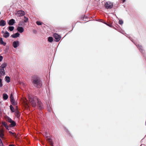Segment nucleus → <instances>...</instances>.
<instances>
[{
	"mask_svg": "<svg viewBox=\"0 0 146 146\" xmlns=\"http://www.w3.org/2000/svg\"><path fill=\"white\" fill-rule=\"evenodd\" d=\"M16 14L18 17L22 16L25 14L24 11L22 10L18 11Z\"/></svg>",
	"mask_w": 146,
	"mask_h": 146,
	"instance_id": "423d86ee",
	"label": "nucleus"
},
{
	"mask_svg": "<svg viewBox=\"0 0 146 146\" xmlns=\"http://www.w3.org/2000/svg\"><path fill=\"white\" fill-rule=\"evenodd\" d=\"M28 98L29 99L28 104L31 105L32 107H35L36 105V102H37V106L39 110H42L44 109V106L42 103L40 101L39 99L36 97H34L33 96H28ZM29 106L28 105V108Z\"/></svg>",
	"mask_w": 146,
	"mask_h": 146,
	"instance_id": "f257e3e1",
	"label": "nucleus"
},
{
	"mask_svg": "<svg viewBox=\"0 0 146 146\" xmlns=\"http://www.w3.org/2000/svg\"><path fill=\"white\" fill-rule=\"evenodd\" d=\"M2 141L1 140V139L0 138V143H1V142H2Z\"/></svg>",
	"mask_w": 146,
	"mask_h": 146,
	"instance_id": "a19ab883",
	"label": "nucleus"
},
{
	"mask_svg": "<svg viewBox=\"0 0 146 146\" xmlns=\"http://www.w3.org/2000/svg\"><path fill=\"white\" fill-rule=\"evenodd\" d=\"M45 136H46V137H48V136L47 134L45 135Z\"/></svg>",
	"mask_w": 146,
	"mask_h": 146,
	"instance_id": "79ce46f5",
	"label": "nucleus"
},
{
	"mask_svg": "<svg viewBox=\"0 0 146 146\" xmlns=\"http://www.w3.org/2000/svg\"><path fill=\"white\" fill-rule=\"evenodd\" d=\"M25 103L26 104H27V103H26L25 102L24 103V104H25Z\"/></svg>",
	"mask_w": 146,
	"mask_h": 146,
	"instance_id": "37998d69",
	"label": "nucleus"
},
{
	"mask_svg": "<svg viewBox=\"0 0 146 146\" xmlns=\"http://www.w3.org/2000/svg\"><path fill=\"white\" fill-rule=\"evenodd\" d=\"M10 109L12 112H15V109L12 105H11L10 106Z\"/></svg>",
	"mask_w": 146,
	"mask_h": 146,
	"instance_id": "b1692460",
	"label": "nucleus"
},
{
	"mask_svg": "<svg viewBox=\"0 0 146 146\" xmlns=\"http://www.w3.org/2000/svg\"><path fill=\"white\" fill-rule=\"evenodd\" d=\"M5 118L6 120L9 123H11L9 126L10 127H13L15 126L16 125L15 122L11 118L7 115L5 116Z\"/></svg>",
	"mask_w": 146,
	"mask_h": 146,
	"instance_id": "7ed1b4c3",
	"label": "nucleus"
},
{
	"mask_svg": "<svg viewBox=\"0 0 146 146\" xmlns=\"http://www.w3.org/2000/svg\"><path fill=\"white\" fill-rule=\"evenodd\" d=\"M19 112L18 110L17 106L16 107V111L15 112V115L17 117H19Z\"/></svg>",
	"mask_w": 146,
	"mask_h": 146,
	"instance_id": "1a4fd4ad",
	"label": "nucleus"
},
{
	"mask_svg": "<svg viewBox=\"0 0 146 146\" xmlns=\"http://www.w3.org/2000/svg\"><path fill=\"white\" fill-rule=\"evenodd\" d=\"M32 82L35 87L40 88L42 86V82L40 78L37 76H33L32 78Z\"/></svg>",
	"mask_w": 146,
	"mask_h": 146,
	"instance_id": "f03ea898",
	"label": "nucleus"
},
{
	"mask_svg": "<svg viewBox=\"0 0 146 146\" xmlns=\"http://www.w3.org/2000/svg\"><path fill=\"white\" fill-rule=\"evenodd\" d=\"M19 45V42L18 41H15L13 42V46L14 48H16Z\"/></svg>",
	"mask_w": 146,
	"mask_h": 146,
	"instance_id": "0eeeda50",
	"label": "nucleus"
},
{
	"mask_svg": "<svg viewBox=\"0 0 146 146\" xmlns=\"http://www.w3.org/2000/svg\"><path fill=\"white\" fill-rule=\"evenodd\" d=\"M17 30L20 33H22L24 31L23 28L21 27H18L17 28Z\"/></svg>",
	"mask_w": 146,
	"mask_h": 146,
	"instance_id": "ddd939ff",
	"label": "nucleus"
},
{
	"mask_svg": "<svg viewBox=\"0 0 146 146\" xmlns=\"http://www.w3.org/2000/svg\"><path fill=\"white\" fill-rule=\"evenodd\" d=\"M15 23V20L13 19H10L8 23L9 25H12Z\"/></svg>",
	"mask_w": 146,
	"mask_h": 146,
	"instance_id": "6e6552de",
	"label": "nucleus"
},
{
	"mask_svg": "<svg viewBox=\"0 0 146 146\" xmlns=\"http://www.w3.org/2000/svg\"><path fill=\"white\" fill-rule=\"evenodd\" d=\"M9 146H15L14 145L10 144Z\"/></svg>",
	"mask_w": 146,
	"mask_h": 146,
	"instance_id": "e433bc0d",
	"label": "nucleus"
},
{
	"mask_svg": "<svg viewBox=\"0 0 146 146\" xmlns=\"http://www.w3.org/2000/svg\"><path fill=\"white\" fill-rule=\"evenodd\" d=\"M0 146H3V144L2 142L0 143Z\"/></svg>",
	"mask_w": 146,
	"mask_h": 146,
	"instance_id": "f704fd0d",
	"label": "nucleus"
},
{
	"mask_svg": "<svg viewBox=\"0 0 146 146\" xmlns=\"http://www.w3.org/2000/svg\"><path fill=\"white\" fill-rule=\"evenodd\" d=\"M113 4L112 2H108L105 3L104 6L106 9H111L113 7Z\"/></svg>",
	"mask_w": 146,
	"mask_h": 146,
	"instance_id": "20e7f679",
	"label": "nucleus"
},
{
	"mask_svg": "<svg viewBox=\"0 0 146 146\" xmlns=\"http://www.w3.org/2000/svg\"><path fill=\"white\" fill-rule=\"evenodd\" d=\"M0 72L2 75L4 76L5 75L4 68H1L0 69Z\"/></svg>",
	"mask_w": 146,
	"mask_h": 146,
	"instance_id": "4468645a",
	"label": "nucleus"
},
{
	"mask_svg": "<svg viewBox=\"0 0 146 146\" xmlns=\"http://www.w3.org/2000/svg\"><path fill=\"white\" fill-rule=\"evenodd\" d=\"M3 36L5 38L8 37L9 36V33L7 31L5 32L3 35Z\"/></svg>",
	"mask_w": 146,
	"mask_h": 146,
	"instance_id": "9b49d317",
	"label": "nucleus"
},
{
	"mask_svg": "<svg viewBox=\"0 0 146 146\" xmlns=\"http://www.w3.org/2000/svg\"><path fill=\"white\" fill-rule=\"evenodd\" d=\"M9 133L11 135H13V136L15 137L16 138L17 137V135H16V134L15 133L12 132L11 131H9Z\"/></svg>",
	"mask_w": 146,
	"mask_h": 146,
	"instance_id": "4be33fe9",
	"label": "nucleus"
},
{
	"mask_svg": "<svg viewBox=\"0 0 146 146\" xmlns=\"http://www.w3.org/2000/svg\"><path fill=\"white\" fill-rule=\"evenodd\" d=\"M28 144L29 143V141H28Z\"/></svg>",
	"mask_w": 146,
	"mask_h": 146,
	"instance_id": "c03bdc74",
	"label": "nucleus"
},
{
	"mask_svg": "<svg viewBox=\"0 0 146 146\" xmlns=\"http://www.w3.org/2000/svg\"><path fill=\"white\" fill-rule=\"evenodd\" d=\"M19 35L20 34L19 33H17L15 34L12 35L11 36L13 38H15L19 36Z\"/></svg>",
	"mask_w": 146,
	"mask_h": 146,
	"instance_id": "f8f14e48",
	"label": "nucleus"
},
{
	"mask_svg": "<svg viewBox=\"0 0 146 146\" xmlns=\"http://www.w3.org/2000/svg\"><path fill=\"white\" fill-rule=\"evenodd\" d=\"M10 98L11 100L12 99H14V98L13 97V95L12 94H11L10 96Z\"/></svg>",
	"mask_w": 146,
	"mask_h": 146,
	"instance_id": "c85d7f7f",
	"label": "nucleus"
},
{
	"mask_svg": "<svg viewBox=\"0 0 146 146\" xmlns=\"http://www.w3.org/2000/svg\"><path fill=\"white\" fill-rule=\"evenodd\" d=\"M53 36L55 38L54 40L55 41H59L61 38L60 36L56 33H54Z\"/></svg>",
	"mask_w": 146,
	"mask_h": 146,
	"instance_id": "39448f33",
	"label": "nucleus"
},
{
	"mask_svg": "<svg viewBox=\"0 0 146 146\" xmlns=\"http://www.w3.org/2000/svg\"><path fill=\"white\" fill-rule=\"evenodd\" d=\"M0 43L1 44H3L4 46H5L6 43L4 42L3 41V38H0Z\"/></svg>",
	"mask_w": 146,
	"mask_h": 146,
	"instance_id": "6ab92c4d",
	"label": "nucleus"
},
{
	"mask_svg": "<svg viewBox=\"0 0 146 146\" xmlns=\"http://www.w3.org/2000/svg\"><path fill=\"white\" fill-rule=\"evenodd\" d=\"M4 136V131L2 129H0V137L3 138Z\"/></svg>",
	"mask_w": 146,
	"mask_h": 146,
	"instance_id": "2eb2a0df",
	"label": "nucleus"
},
{
	"mask_svg": "<svg viewBox=\"0 0 146 146\" xmlns=\"http://www.w3.org/2000/svg\"><path fill=\"white\" fill-rule=\"evenodd\" d=\"M7 65V63L4 62L1 65L0 67L2 68H4L6 67Z\"/></svg>",
	"mask_w": 146,
	"mask_h": 146,
	"instance_id": "a211bd4d",
	"label": "nucleus"
},
{
	"mask_svg": "<svg viewBox=\"0 0 146 146\" xmlns=\"http://www.w3.org/2000/svg\"><path fill=\"white\" fill-rule=\"evenodd\" d=\"M11 103L14 106H16L17 104V103L16 102L15 100L14 99H12L11 100Z\"/></svg>",
	"mask_w": 146,
	"mask_h": 146,
	"instance_id": "dca6fc26",
	"label": "nucleus"
},
{
	"mask_svg": "<svg viewBox=\"0 0 146 146\" xmlns=\"http://www.w3.org/2000/svg\"><path fill=\"white\" fill-rule=\"evenodd\" d=\"M5 80L7 82H10V79L9 76H6L5 77Z\"/></svg>",
	"mask_w": 146,
	"mask_h": 146,
	"instance_id": "412c9836",
	"label": "nucleus"
},
{
	"mask_svg": "<svg viewBox=\"0 0 146 146\" xmlns=\"http://www.w3.org/2000/svg\"><path fill=\"white\" fill-rule=\"evenodd\" d=\"M5 32H4V31H2V32H1V33L2 34H4V33H5Z\"/></svg>",
	"mask_w": 146,
	"mask_h": 146,
	"instance_id": "4c0bfd02",
	"label": "nucleus"
},
{
	"mask_svg": "<svg viewBox=\"0 0 146 146\" xmlns=\"http://www.w3.org/2000/svg\"><path fill=\"white\" fill-rule=\"evenodd\" d=\"M8 28L9 30L11 31H12L14 29V27L13 26H9Z\"/></svg>",
	"mask_w": 146,
	"mask_h": 146,
	"instance_id": "393cba45",
	"label": "nucleus"
},
{
	"mask_svg": "<svg viewBox=\"0 0 146 146\" xmlns=\"http://www.w3.org/2000/svg\"><path fill=\"white\" fill-rule=\"evenodd\" d=\"M53 39L52 37L50 36L48 37V41L50 42H52L53 41Z\"/></svg>",
	"mask_w": 146,
	"mask_h": 146,
	"instance_id": "5701e85b",
	"label": "nucleus"
},
{
	"mask_svg": "<svg viewBox=\"0 0 146 146\" xmlns=\"http://www.w3.org/2000/svg\"><path fill=\"white\" fill-rule=\"evenodd\" d=\"M104 23L106 25H107L108 26L110 27H112V23Z\"/></svg>",
	"mask_w": 146,
	"mask_h": 146,
	"instance_id": "a878e982",
	"label": "nucleus"
},
{
	"mask_svg": "<svg viewBox=\"0 0 146 146\" xmlns=\"http://www.w3.org/2000/svg\"><path fill=\"white\" fill-rule=\"evenodd\" d=\"M2 125L5 127L7 125V123L5 121H3L2 122Z\"/></svg>",
	"mask_w": 146,
	"mask_h": 146,
	"instance_id": "bb28decb",
	"label": "nucleus"
},
{
	"mask_svg": "<svg viewBox=\"0 0 146 146\" xmlns=\"http://www.w3.org/2000/svg\"><path fill=\"white\" fill-rule=\"evenodd\" d=\"M5 127L6 128V129H7L9 130V127L8 125H7L6 126H5Z\"/></svg>",
	"mask_w": 146,
	"mask_h": 146,
	"instance_id": "473e14b6",
	"label": "nucleus"
},
{
	"mask_svg": "<svg viewBox=\"0 0 146 146\" xmlns=\"http://www.w3.org/2000/svg\"><path fill=\"white\" fill-rule=\"evenodd\" d=\"M123 23V22L122 20H119V24L120 25H122Z\"/></svg>",
	"mask_w": 146,
	"mask_h": 146,
	"instance_id": "7c9ffc66",
	"label": "nucleus"
},
{
	"mask_svg": "<svg viewBox=\"0 0 146 146\" xmlns=\"http://www.w3.org/2000/svg\"><path fill=\"white\" fill-rule=\"evenodd\" d=\"M47 141L50 144L51 146H53V143L52 142V140L50 138H48L47 139Z\"/></svg>",
	"mask_w": 146,
	"mask_h": 146,
	"instance_id": "f3484780",
	"label": "nucleus"
},
{
	"mask_svg": "<svg viewBox=\"0 0 146 146\" xmlns=\"http://www.w3.org/2000/svg\"><path fill=\"white\" fill-rule=\"evenodd\" d=\"M3 84L2 82V79H0V88L2 86Z\"/></svg>",
	"mask_w": 146,
	"mask_h": 146,
	"instance_id": "c756f323",
	"label": "nucleus"
},
{
	"mask_svg": "<svg viewBox=\"0 0 146 146\" xmlns=\"http://www.w3.org/2000/svg\"><path fill=\"white\" fill-rule=\"evenodd\" d=\"M27 21V19H26L25 20V22H26Z\"/></svg>",
	"mask_w": 146,
	"mask_h": 146,
	"instance_id": "ea45409f",
	"label": "nucleus"
},
{
	"mask_svg": "<svg viewBox=\"0 0 146 146\" xmlns=\"http://www.w3.org/2000/svg\"><path fill=\"white\" fill-rule=\"evenodd\" d=\"M36 23L38 25H41L42 24V22L39 21H37Z\"/></svg>",
	"mask_w": 146,
	"mask_h": 146,
	"instance_id": "cd10ccee",
	"label": "nucleus"
},
{
	"mask_svg": "<svg viewBox=\"0 0 146 146\" xmlns=\"http://www.w3.org/2000/svg\"><path fill=\"white\" fill-rule=\"evenodd\" d=\"M6 24L5 21L3 20H1L0 21V25L1 26H4Z\"/></svg>",
	"mask_w": 146,
	"mask_h": 146,
	"instance_id": "9d476101",
	"label": "nucleus"
},
{
	"mask_svg": "<svg viewBox=\"0 0 146 146\" xmlns=\"http://www.w3.org/2000/svg\"><path fill=\"white\" fill-rule=\"evenodd\" d=\"M3 98L4 100H6L8 98V95L5 94H3Z\"/></svg>",
	"mask_w": 146,
	"mask_h": 146,
	"instance_id": "aec40b11",
	"label": "nucleus"
},
{
	"mask_svg": "<svg viewBox=\"0 0 146 146\" xmlns=\"http://www.w3.org/2000/svg\"><path fill=\"white\" fill-rule=\"evenodd\" d=\"M85 18V16L84 17V15H83L81 17V19L83 18V19H84Z\"/></svg>",
	"mask_w": 146,
	"mask_h": 146,
	"instance_id": "c9c22d12",
	"label": "nucleus"
},
{
	"mask_svg": "<svg viewBox=\"0 0 146 146\" xmlns=\"http://www.w3.org/2000/svg\"><path fill=\"white\" fill-rule=\"evenodd\" d=\"M121 1L122 2V3L124 2L125 0H121Z\"/></svg>",
	"mask_w": 146,
	"mask_h": 146,
	"instance_id": "58836bf2",
	"label": "nucleus"
},
{
	"mask_svg": "<svg viewBox=\"0 0 146 146\" xmlns=\"http://www.w3.org/2000/svg\"><path fill=\"white\" fill-rule=\"evenodd\" d=\"M3 59V57L2 56H0V62H1Z\"/></svg>",
	"mask_w": 146,
	"mask_h": 146,
	"instance_id": "2f4dec72",
	"label": "nucleus"
},
{
	"mask_svg": "<svg viewBox=\"0 0 146 146\" xmlns=\"http://www.w3.org/2000/svg\"><path fill=\"white\" fill-rule=\"evenodd\" d=\"M5 127L6 128V129H7L9 130V127L8 125H7L6 126H5Z\"/></svg>",
	"mask_w": 146,
	"mask_h": 146,
	"instance_id": "72a5a7b5",
	"label": "nucleus"
}]
</instances>
